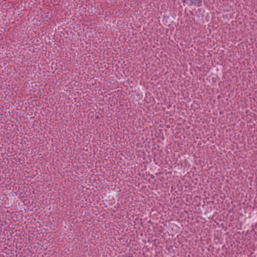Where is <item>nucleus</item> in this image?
I'll return each mask as SVG.
<instances>
[{"label": "nucleus", "mask_w": 257, "mask_h": 257, "mask_svg": "<svg viewBox=\"0 0 257 257\" xmlns=\"http://www.w3.org/2000/svg\"><path fill=\"white\" fill-rule=\"evenodd\" d=\"M190 4V5H194V6H197L198 7H199L202 4V1L201 0H189Z\"/></svg>", "instance_id": "f257e3e1"}]
</instances>
